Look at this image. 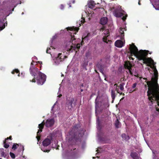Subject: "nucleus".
Segmentation results:
<instances>
[{
	"label": "nucleus",
	"mask_w": 159,
	"mask_h": 159,
	"mask_svg": "<svg viewBox=\"0 0 159 159\" xmlns=\"http://www.w3.org/2000/svg\"><path fill=\"white\" fill-rule=\"evenodd\" d=\"M55 123L54 119H48L45 123V125L47 127H50L52 126Z\"/></svg>",
	"instance_id": "obj_11"
},
{
	"label": "nucleus",
	"mask_w": 159,
	"mask_h": 159,
	"mask_svg": "<svg viewBox=\"0 0 159 159\" xmlns=\"http://www.w3.org/2000/svg\"><path fill=\"white\" fill-rule=\"evenodd\" d=\"M104 106L105 107H108L109 106V104L108 102H106L104 104Z\"/></svg>",
	"instance_id": "obj_37"
},
{
	"label": "nucleus",
	"mask_w": 159,
	"mask_h": 159,
	"mask_svg": "<svg viewBox=\"0 0 159 159\" xmlns=\"http://www.w3.org/2000/svg\"><path fill=\"white\" fill-rule=\"evenodd\" d=\"M67 58V57L66 56L64 55L61 53H59L57 57H56V61L57 62H59L63 61L64 59Z\"/></svg>",
	"instance_id": "obj_13"
},
{
	"label": "nucleus",
	"mask_w": 159,
	"mask_h": 159,
	"mask_svg": "<svg viewBox=\"0 0 159 159\" xmlns=\"http://www.w3.org/2000/svg\"><path fill=\"white\" fill-rule=\"evenodd\" d=\"M122 137L123 138H126V134H122Z\"/></svg>",
	"instance_id": "obj_44"
},
{
	"label": "nucleus",
	"mask_w": 159,
	"mask_h": 159,
	"mask_svg": "<svg viewBox=\"0 0 159 159\" xmlns=\"http://www.w3.org/2000/svg\"><path fill=\"white\" fill-rule=\"evenodd\" d=\"M84 22H85V19L84 18H83V23H84Z\"/></svg>",
	"instance_id": "obj_54"
},
{
	"label": "nucleus",
	"mask_w": 159,
	"mask_h": 159,
	"mask_svg": "<svg viewBox=\"0 0 159 159\" xmlns=\"http://www.w3.org/2000/svg\"><path fill=\"white\" fill-rule=\"evenodd\" d=\"M99 71L100 72H101L103 75H104V73H103V70H104V68H101L100 69H99Z\"/></svg>",
	"instance_id": "obj_36"
},
{
	"label": "nucleus",
	"mask_w": 159,
	"mask_h": 159,
	"mask_svg": "<svg viewBox=\"0 0 159 159\" xmlns=\"http://www.w3.org/2000/svg\"><path fill=\"white\" fill-rule=\"evenodd\" d=\"M129 50L131 54V57L130 58L131 59L134 60V58L132 57L134 55L139 60H143L144 64H150L154 62L153 60L151 58L146 57L149 52L148 51L141 50L138 51L137 47L133 43L129 45Z\"/></svg>",
	"instance_id": "obj_1"
},
{
	"label": "nucleus",
	"mask_w": 159,
	"mask_h": 159,
	"mask_svg": "<svg viewBox=\"0 0 159 159\" xmlns=\"http://www.w3.org/2000/svg\"><path fill=\"white\" fill-rule=\"evenodd\" d=\"M19 146H20V147L19 148V151H20L22 150V152H23L24 150V148L23 146L21 144H20Z\"/></svg>",
	"instance_id": "obj_31"
},
{
	"label": "nucleus",
	"mask_w": 159,
	"mask_h": 159,
	"mask_svg": "<svg viewBox=\"0 0 159 159\" xmlns=\"http://www.w3.org/2000/svg\"><path fill=\"white\" fill-rule=\"evenodd\" d=\"M98 98V97H97V98L95 100V109H97L99 107V102L98 101H97V99Z\"/></svg>",
	"instance_id": "obj_28"
},
{
	"label": "nucleus",
	"mask_w": 159,
	"mask_h": 159,
	"mask_svg": "<svg viewBox=\"0 0 159 159\" xmlns=\"http://www.w3.org/2000/svg\"><path fill=\"white\" fill-rule=\"evenodd\" d=\"M44 125H45V123L43 121L39 125L38 128L39 129H43Z\"/></svg>",
	"instance_id": "obj_29"
},
{
	"label": "nucleus",
	"mask_w": 159,
	"mask_h": 159,
	"mask_svg": "<svg viewBox=\"0 0 159 159\" xmlns=\"http://www.w3.org/2000/svg\"><path fill=\"white\" fill-rule=\"evenodd\" d=\"M95 4L94 3L93 1L91 2L90 3H89V7L92 9H93L95 7Z\"/></svg>",
	"instance_id": "obj_23"
},
{
	"label": "nucleus",
	"mask_w": 159,
	"mask_h": 159,
	"mask_svg": "<svg viewBox=\"0 0 159 159\" xmlns=\"http://www.w3.org/2000/svg\"><path fill=\"white\" fill-rule=\"evenodd\" d=\"M119 93V94H120V95H125L124 93H122V92H120V93Z\"/></svg>",
	"instance_id": "obj_50"
},
{
	"label": "nucleus",
	"mask_w": 159,
	"mask_h": 159,
	"mask_svg": "<svg viewBox=\"0 0 159 159\" xmlns=\"http://www.w3.org/2000/svg\"><path fill=\"white\" fill-rule=\"evenodd\" d=\"M5 27V24L0 20V31L3 30Z\"/></svg>",
	"instance_id": "obj_20"
},
{
	"label": "nucleus",
	"mask_w": 159,
	"mask_h": 159,
	"mask_svg": "<svg viewBox=\"0 0 159 159\" xmlns=\"http://www.w3.org/2000/svg\"><path fill=\"white\" fill-rule=\"evenodd\" d=\"M24 14V13L23 12L22 13V15H23Z\"/></svg>",
	"instance_id": "obj_60"
},
{
	"label": "nucleus",
	"mask_w": 159,
	"mask_h": 159,
	"mask_svg": "<svg viewBox=\"0 0 159 159\" xmlns=\"http://www.w3.org/2000/svg\"><path fill=\"white\" fill-rule=\"evenodd\" d=\"M108 21V19L106 17L102 18L100 20V23L102 25H106Z\"/></svg>",
	"instance_id": "obj_16"
},
{
	"label": "nucleus",
	"mask_w": 159,
	"mask_h": 159,
	"mask_svg": "<svg viewBox=\"0 0 159 159\" xmlns=\"http://www.w3.org/2000/svg\"><path fill=\"white\" fill-rule=\"evenodd\" d=\"M0 159H2L1 158H0Z\"/></svg>",
	"instance_id": "obj_63"
},
{
	"label": "nucleus",
	"mask_w": 159,
	"mask_h": 159,
	"mask_svg": "<svg viewBox=\"0 0 159 159\" xmlns=\"http://www.w3.org/2000/svg\"><path fill=\"white\" fill-rule=\"evenodd\" d=\"M80 125H75L72 128L71 132L74 134V136L80 133Z\"/></svg>",
	"instance_id": "obj_10"
},
{
	"label": "nucleus",
	"mask_w": 159,
	"mask_h": 159,
	"mask_svg": "<svg viewBox=\"0 0 159 159\" xmlns=\"http://www.w3.org/2000/svg\"><path fill=\"white\" fill-rule=\"evenodd\" d=\"M15 73H18V76H20V71L18 69H15L13 71H12L11 72V73L13 74H14Z\"/></svg>",
	"instance_id": "obj_24"
},
{
	"label": "nucleus",
	"mask_w": 159,
	"mask_h": 159,
	"mask_svg": "<svg viewBox=\"0 0 159 159\" xmlns=\"http://www.w3.org/2000/svg\"><path fill=\"white\" fill-rule=\"evenodd\" d=\"M147 66H150V65H147Z\"/></svg>",
	"instance_id": "obj_61"
},
{
	"label": "nucleus",
	"mask_w": 159,
	"mask_h": 159,
	"mask_svg": "<svg viewBox=\"0 0 159 159\" xmlns=\"http://www.w3.org/2000/svg\"><path fill=\"white\" fill-rule=\"evenodd\" d=\"M107 37L106 36H104L103 38V41L106 43H107Z\"/></svg>",
	"instance_id": "obj_34"
},
{
	"label": "nucleus",
	"mask_w": 159,
	"mask_h": 159,
	"mask_svg": "<svg viewBox=\"0 0 159 159\" xmlns=\"http://www.w3.org/2000/svg\"><path fill=\"white\" fill-rule=\"evenodd\" d=\"M7 141L6 140H4L3 142L4 144V147L5 148H7L9 146V145L6 143Z\"/></svg>",
	"instance_id": "obj_30"
},
{
	"label": "nucleus",
	"mask_w": 159,
	"mask_h": 159,
	"mask_svg": "<svg viewBox=\"0 0 159 159\" xmlns=\"http://www.w3.org/2000/svg\"><path fill=\"white\" fill-rule=\"evenodd\" d=\"M105 30V27L104 26H103L100 29V31L103 30Z\"/></svg>",
	"instance_id": "obj_45"
},
{
	"label": "nucleus",
	"mask_w": 159,
	"mask_h": 159,
	"mask_svg": "<svg viewBox=\"0 0 159 159\" xmlns=\"http://www.w3.org/2000/svg\"><path fill=\"white\" fill-rule=\"evenodd\" d=\"M64 8V6H63V5L62 4H61L60 5V8H61V10H62V9H63Z\"/></svg>",
	"instance_id": "obj_47"
},
{
	"label": "nucleus",
	"mask_w": 159,
	"mask_h": 159,
	"mask_svg": "<svg viewBox=\"0 0 159 159\" xmlns=\"http://www.w3.org/2000/svg\"><path fill=\"white\" fill-rule=\"evenodd\" d=\"M83 89H81V92H83Z\"/></svg>",
	"instance_id": "obj_56"
},
{
	"label": "nucleus",
	"mask_w": 159,
	"mask_h": 159,
	"mask_svg": "<svg viewBox=\"0 0 159 159\" xmlns=\"http://www.w3.org/2000/svg\"><path fill=\"white\" fill-rule=\"evenodd\" d=\"M4 149L3 148H1L0 149V154L2 157H6L7 156L6 153L4 152Z\"/></svg>",
	"instance_id": "obj_22"
},
{
	"label": "nucleus",
	"mask_w": 159,
	"mask_h": 159,
	"mask_svg": "<svg viewBox=\"0 0 159 159\" xmlns=\"http://www.w3.org/2000/svg\"><path fill=\"white\" fill-rule=\"evenodd\" d=\"M38 75L36 77L37 82L38 84L42 85L46 81V75L39 71L38 73Z\"/></svg>",
	"instance_id": "obj_3"
},
{
	"label": "nucleus",
	"mask_w": 159,
	"mask_h": 159,
	"mask_svg": "<svg viewBox=\"0 0 159 159\" xmlns=\"http://www.w3.org/2000/svg\"><path fill=\"white\" fill-rule=\"evenodd\" d=\"M114 13L115 16L116 17H120L123 16L122 19L123 21L125 20L127 16V14L125 15V16H124V14L120 12L118 9H115L114 11Z\"/></svg>",
	"instance_id": "obj_7"
},
{
	"label": "nucleus",
	"mask_w": 159,
	"mask_h": 159,
	"mask_svg": "<svg viewBox=\"0 0 159 159\" xmlns=\"http://www.w3.org/2000/svg\"><path fill=\"white\" fill-rule=\"evenodd\" d=\"M33 62H31V65H33Z\"/></svg>",
	"instance_id": "obj_58"
},
{
	"label": "nucleus",
	"mask_w": 159,
	"mask_h": 159,
	"mask_svg": "<svg viewBox=\"0 0 159 159\" xmlns=\"http://www.w3.org/2000/svg\"><path fill=\"white\" fill-rule=\"evenodd\" d=\"M67 30H70V31H71L72 32H70L71 34L70 35L71 37V42L73 43V40H75V36L74 35H72V33H73L74 34H76L78 32L79 28L75 27H68L67 28H66Z\"/></svg>",
	"instance_id": "obj_5"
},
{
	"label": "nucleus",
	"mask_w": 159,
	"mask_h": 159,
	"mask_svg": "<svg viewBox=\"0 0 159 159\" xmlns=\"http://www.w3.org/2000/svg\"><path fill=\"white\" fill-rule=\"evenodd\" d=\"M90 35V33H88L87 34V35L85 36L84 38H82V41L81 43V45H82L84 44V40L85 39H87L88 40V38Z\"/></svg>",
	"instance_id": "obj_21"
},
{
	"label": "nucleus",
	"mask_w": 159,
	"mask_h": 159,
	"mask_svg": "<svg viewBox=\"0 0 159 159\" xmlns=\"http://www.w3.org/2000/svg\"><path fill=\"white\" fill-rule=\"evenodd\" d=\"M30 72L31 75L34 77L33 79L32 80H30V81L32 82H35V77L36 75V72L38 71V69L37 68H34L33 69H32L30 67Z\"/></svg>",
	"instance_id": "obj_8"
},
{
	"label": "nucleus",
	"mask_w": 159,
	"mask_h": 159,
	"mask_svg": "<svg viewBox=\"0 0 159 159\" xmlns=\"http://www.w3.org/2000/svg\"><path fill=\"white\" fill-rule=\"evenodd\" d=\"M111 96L112 98V102H113L116 97L115 90L113 89L111 90Z\"/></svg>",
	"instance_id": "obj_18"
},
{
	"label": "nucleus",
	"mask_w": 159,
	"mask_h": 159,
	"mask_svg": "<svg viewBox=\"0 0 159 159\" xmlns=\"http://www.w3.org/2000/svg\"><path fill=\"white\" fill-rule=\"evenodd\" d=\"M116 47L118 48H121L123 46V42L122 41L120 40H118L116 41L115 43Z\"/></svg>",
	"instance_id": "obj_14"
},
{
	"label": "nucleus",
	"mask_w": 159,
	"mask_h": 159,
	"mask_svg": "<svg viewBox=\"0 0 159 159\" xmlns=\"http://www.w3.org/2000/svg\"><path fill=\"white\" fill-rule=\"evenodd\" d=\"M138 4H139V5H141L140 2V1H139V2H138Z\"/></svg>",
	"instance_id": "obj_53"
},
{
	"label": "nucleus",
	"mask_w": 159,
	"mask_h": 159,
	"mask_svg": "<svg viewBox=\"0 0 159 159\" xmlns=\"http://www.w3.org/2000/svg\"><path fill=\"white\" fill-rule=\"evenodd\" d=\"M125 84V83H122L120 84L118 86V87L120 88L121 90L123 91L124 89V86Z\"/></svg>",
	"instance_id": "obj_27"
},
{
	"label": "nucleus",
	"mask_w": 159,
	"mask_h": 159,
	"mask_svg": "<svg viewBox=\"0 0 159 159\" xmlns=\"http://www.w3.org/2000/svg\"><path fill=\"white\" fill-rule=\"evenodd\" d=\"M137 90V88H135V89H134L133 90V91H135Z\"/></svg>",
	"instance_id": "obj_52"
},
{
	"label": "nucleus",
	"mask_w": 159,
	"mask_h": 159,
	"mask_svg": "<svg viewBox=\"0 0 159 159\" xmlns=\"http://www.w3.org/2000/svg\"><path fill=\"white\" fill-rule=\"evenodd\" d=\"M97 123H98V126H100V121H99V119L98 118L97 119Z\"/></svg>",
	"instance_id": "obj_46"
},
{
	"label": "nucleus",
	"mask_w": 159,
	"mask_h": 159,
	"mask_svg": "<svg viewBox=\"0 0 159 159\" xmlns=\"http://www.w3.org/2000/svg\"><path fill=\"white\" fill-rule=\"evenodd\" d=\"M19 147V144L14 143L12 145V148L14 150H15Z\"/></svg>",
	"instance_id": "obj_26"
},
{
	"label": "nucleus",
	"mask_w": 159,
	"mask_h": 159,
	"mask_svg": "<svg viewBox=\"0 0 159 159\" xmlns=\"http://www.w3.org/2000/svg\"><path fill=\"white\" fill-rule=\"evenodd\" d=\"M11 139H12V137L11 136H10L9 137H7L6 139L5 140H6V141L7 140H8V139H10L11 140Z\"/></svg>",
	"instance_id": "obj_39"
},
{
	"label": "nucleus",
	"mask_w": 159,
	"mask_h": 159,
	"mask_svg": "<svg viewBox=\"0 0 159 159\" xmlns=\"http://www.w3.org/2000/svg\"><path fill=\"white\" fill-rule=\"evenodd\" d=\"M137 83H134L132 85V88L133 89H134V88H135V87H136V86L137 85Z\"/></svg>",
	"instance_id": "obj_35"
},
{
	"label": "nucleus",
	"mask_w": 159,
	"mask_h": 159,
	"mask_svg": "<svg viewBox=\"0 0 159 159\" xmlns=\"http://www.w3.org/2000/svg\"><path fill=\"white\" fill-rule=\"evenodd\" d=\"M156 106H157L156 105V106H155V108H156V110L157 111H158V112H159V108H158Z\"/></svg>",
	"instance_id": "obj_48"
},
{
	"label": "nucleus",
	"mask_w": 159,
	"mask_h": 159,
	"mask_svg": "<svg viewBox=\"0 0 159 159\" xmlns=\"http://www.w3.org/2000/svg\"><path fill=\"white\" fill-rule=\"evenodd\" d=\"M126 29L125 28H120V39L122 40H123L124 39V31L126 30Z\"/></svg>",
	"instance_id": "obj_15"
},
{
	"label": "nucleus",
	"mask_w": 159,
	"mask_h": 159,
	"mask_svg": "<svg viewBox=\"0 0 159 159\" xmlns=\"http://www.w3.org/2000/svg\"><path fill=\"white\" fill-rule=\"evenodd\" d=\"M120 124V122L118 119H117L116 121L115 124V127L116 128H118L119 127V125Z\"/></svg>",
	"instance_id": "obj_25"
},
{
	"label": "nucleus",
	"mask_w": 159,
	"mask_h": 159,
	"mask_svg": "<svg viewBox=\"0 0 159 159\" xmlns=\"http://www.w3.org/2000/svg\"><path fill=\"white\" fill-rule=\"evenodd\" d=\"M115 90V91H116L118 93H120V91H119L118 88H117V87H116Z\"/></svg>",
	"instance_id": "obj_42"
},
{
	"label": "nucleus",
	"mask_w": 159,
	"mask_h": 159,
	"mask_svg": "<svg viewBox=\"0 0 159 159\" xmlns=\"http://www.w3.org/2000/svg\"><path fill=\"white\" fill-rule=\"evenodd\" d=\"M80 47V44L79 43L77 44L76 45V48L78 49H79Z\"/></svg>",
	"instance_id": "obj_43"
},
{
	"label": "nucleus",
	"mask_w": 159,
	"mask_h": 159,
	"mask_svg": "<svg viewBox=\"0 0 159 159\" xmlns=\"http://www.w3.org/2000/svg\"><path fill=\"white\" fill-rule=\"evenodd\" d=\"M51 143V141L50 139L48 138L46 139L42 142L43 147L42 148L41 150L44 152H48L50 151V149H47L45 148V147L49 145Z\"/></svg>",
	"instance_id": "obj_6"
},
{
	"label": "nucleus",
	"mask_w": 159,
	"mask_h": 159,
	"mask_svg": "<svg viewBox=\"0 0 159 159\" xmlns=\"http://www.w3.org/2000/svg\"><path fill=\"white\" fill-rule=\"evenodd\" d=\"M69 152L71 155L73 156L75 155L78 153V149H76V148H73L70 149Z\"/></svg>",
	"instance_id": "obj_17"
},
{
	"label": "nucleus",
	"mask_w": 159,
	"mask_h": 159,
	"mask_svg": "<svg viewBox=\"0 0 159 159\" xmlns=\"http://www.w3.org/2000/svg\"><path fill=\"white\" fill-rule=\"evenodd\" d=\"M97 66L99 70L101 69V68H103V66L100 64H98L97 65Z\"/></svg>",
	"instance_id": "obj_32"
},
{
	"label": "nucleus",
	"mask_w": 159,
	"mask_h": 159,
	"mask_svg": "<svg viewBox=\"0 0 159 159\" xmlns=\"http://www.w3.org/2000/svg\"><path fill=\"white\" fill-rule=\"evenodd\" d=\"M150 83L148 90L147 92L149 100L150 101L152 104L154 103V101H156L157 105L159 106V86L158 84L155 83L148 82Z\"/></svg>",
	"instance_id": "obj_2"
},
{
	"label": "nucleus",
	"mask_w": 159,
	"mask_h": 159,
	"mask_svg": "<svg viewBox=\"0 0 159 159\" xmlns=\"http://www.w3.org/2000/svg\"><path fill=\"white\" fill-rule=\"evenodd\" d=\"M114 86H116V87H118V85H117V84H115L114 85Z\"/></svg>",
	"instance_id": "obj_51"
},
{
	"label": "nucleus",
	"mask_w": 159,
	"mask_h": 159,
	"mask_svg": "<svg viewBox=\"0 0 159 159\" xmlns=\"http://www.w3.org/2000/svg\"><path fill=\"white\" fill-rule=\"evenodd\" d=\"M39 129L38 130V131L37 132V134H38V133H39V132H42V129Z\"/></svg>",
	"instance_id": "obj_41"
},
{
	"label": "nucleus",
	"mask_w": 159,
	"mask_h": 159,
	"mask_svg": "<svg viewBox=\"0 0 159 159\" xmlns=\"http://www.w3.org/2000/svg\"><path fill=\"white\" fill-rule=\"evenodd\" d=\"M130 156L134 159H139V158L138 154L136 152H132Z\"/></svg>",
	"instance_id": "obj_19"
},
{
	"label": "nucleus",
	"mask_w": 159,
	"mask_h": 159,
	"mask_svg": "<svg viewBox=\"0 0 159 159\" xmlns=\"http://www.w3.org/2000/svg\"><path fill=\"white\" fill-rule=\"evenodd\" d=\"M98 149H97V150H96V152H98Z\"/></svg>",
	"instance_id": "obj_59"
},
{
	"label": "nucleus",
	"mask_w": 159,
	"mask_h": 159,
	"mask_svg": "<svg viewBox=\"0 0 159 159\" xmlns=\"http://www.w3.org/2000/svg\"><path fill=\"white\" fill-rule=\"evenodd\" d=\"M106 36L107 37H108L109 35V32L108 30H106Z\"/></svg>",
	"instance_id": "obj_38"
},
{
	"label": "nucleus",
	"mask_w": 159,
	"mask_h": 159,
	"mask_svg": "<svg viewBox=\"0 0 159 159\" xmlns=\"http://www.w3.org/2000/svg\"><path fill=\"white\" fill-rule=\"evenodd\" d=\"M36 138H37L38 141H39V139H40V137L39 136H37L36 137Z\"/></svg>",
	"instance_id": "obj_49"
},
{
	"label": "nucleus",
	"mask_w": 159,
	"mask_h": 159,
	"mask_svg": "<svg viewBox=\"0 0 159 159\" xmlns=\"http://www.w3.org/2000/svg\"><path fill=\"white\" fill-rule=\"evenodd\" d=\"M152 68L153 69V71L154 72V77H152L151 79V81H148L147 82V85H148V89L149 88V87L150 86V83L148 84V82H154L156 83V84H157V80L158 79V71L157 70V69L155 66H154L153 68L152 67Z\"/></svg>",
	"instance_id": "obj_4"
},
{
	"label": "nucleus",
	"mask_w": 159,
	"mask_h": 159,
	"mask_svg": "<svg viewBox=\"0 0 159 159\" xmlns=\"http://www.w3.org/2000/svg\"><path fill=\"white\" fill-rule=\"evenodd\" d=\"M61 96H62V95L61 94L58 96L60 98L61 97Z\"/></svg>",
	"instance_id": "obj_55"
},
{
	"label": "nucleus",
	"mask_w": 159,
	"mask_h": 159,
	"mask_svg": "<svg viewBox=\"0 0 159 159\" xmlns=\"http://www.w3.org/2000/svg\"><path fill=\"white\" fill-rule=\"evenodd\" d=\"M124 67L129 70V74L131 75H133V73L132 71V65L129 61H126L125 62Z\"/></svg>",
	"instance_id": "obj_9"
},
{
	"label": "nucleus",
	"mask_w": 159,
	"mask_h": 159,
	"mask_svg": "<svg viewBox=\"0 0 159 159\" xmlns=\"http://www.w3.org/2000/svg\"><path fill=\"white\" fill-rule=\"evenodd\" d=\"M10 155L12 159H14L15 158V156L14 153L10 152Z\"/></svg>",
	"instance_id": "obj_33"
},
{
	"label": "nucleus",
	"mask_w": 159,
	"mask_h": 159,
	"mask_svg": "<svg viewBox=\"0 0 159 159\" xmlns=\"http://www.w3.org/2000/svg\"><path fill=\"white\" fill-rule=\"evenodd\" d=\"M81 86L82 87H83V84H82L81 85Z\"/></svg>",
	"instance_id": "obj_57"
},
{
	"label": "nucleus",
	"mask_w": 159,
	"mask_h": 159,
	"mask_svg": "<svg viewBox=\"0 0 159 159\" xmlns=\"http://www.w3.org/2000/svg\"><path fill=\"white\" fill-rule=\"evenodd\" d=\"M151 52L149 53V54H151Z\"/></svg>",
	"instance_id": "obj_62"
},
{
	"label": "nucleus",
	"mask_w": 159,
	"mask_h": 159,
	"mask_svg": "<svg viewBox=\"0 0 159 159\" xmlns=\"http://www.w3.org/2000/svg\"><path fill=\"white\" fill-rule=\"evenodd\" d=\"M74 101V98H72L70 99L67 100L66 102V105L68 109L71 110L73 108L72 104Z\"/></svg>",
	"instance_id": "obj_12"
},
{
	"label": "nucleus",
	"mask_w": 159,
	"mask_h": 159,
	"mask_svg": "<svg viewBox=\"0 0 159 159\" xmlns=\"http://www.w3.org/2000/svg\"><path fill=\"white\" fill-rule=\"evenodd\" d=\"M50 49H51V48H48L47 49V50H46V53H49V54H50L51 53V52H49L48 51H49V50H50Z\"/></svg>",
	"instance_id": "obj_40"
}]
</instances>
